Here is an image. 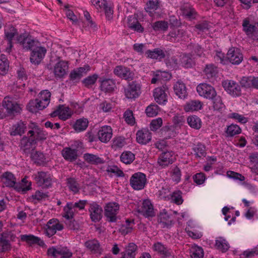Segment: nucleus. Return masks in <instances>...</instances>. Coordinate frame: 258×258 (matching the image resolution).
Segmentation results:
<instances>
[{
	"label": "nucleus",
	"instance_id": "25",
	"mask_svg": "<svg viewBox=\"0 0 258 258\" xmlns=\"http://www.w3.org/2000/svg\"><path fill=\"white\" fill-rule=\"evenodd\" d=\"M139 212L147 217H153L154 216L153 205L148 200L143 201L142 206L139 209Z\"/></svg>",
	"mask_w": 258,
	"mask_h": 258
},
{
	"label": "nucleus",
	"instance_id": "29",
	"mask_svg": "<svg viewBox=\"0 0 258 258\" xmlns=\"http://www.w3.org/2000/svg\"><path fill=\"white\" fill-rule=\"evenodd\" d=\"M61 154L64 159L70 162L75 161L78 157V150L70 147L64 148L61 151Z\"/></svg>",
	"mask_w": 258,
	"mask_h": 258
},
{
	"label": "nucleus",
	"instance_id": "42",
	"mask_svg": "<svg viewBox=\"0 0 258 258\" xmlns=\"http://www.w3.org/2000/svg\"><path fill=\"white\" fill-rule=\"evenodd\" d=\"M17 30L15 27L11 25H8L6 27L5 29V35L7 39L9 41V44H10V46L12 47V40L15 36L17 35Z\"/></svg>",
	"mask_w": 258,
	"mask_h": 258
},
{
	"label": "nucleus",
	"instance_id": "6",
	"mask_svg": "<svg viewBox=\"0 0 258 258\" xmlns=\"http://www.w3.org/2000/svg\"><path fill=\"white\" fill-rule=\"evenodd\" d=\"M119 209V205L116 203H109L106 204L104 209V215L107 221L110 222L116 221V215Z\"/></svg>",
	"mask_w": 258,
	"mask_h": 258
},
{
	"label": "nucleus",
	"instance_id": "22",
	"mask_svg": "<svg viewBox=\"0 0 258 258\" xmlns=\"http://www.w3.org/2000/svg\"><path fill=\"white\" fill-rule=\"evenodd\" d=\"M152 139L151 133L147 130L138 131L136 134L137 142L141 145H146Z\"/></svg>",
	"mask_w": 258,
	"mask_h": 258
},
{
	"label": "nucleus",
	"instance_id": "11",
	"mask_svg": "<svg viewBox=\"0 0 258 258\" xmlns=\"http://www.w3.org/2000/svg\"><path fill=\"white\" fill-rule=\"evenodd\" d=\"M168 88L166 85L156 88L154 91L155 100L159 104H164L167 101Z\"/></svg>",
	"mask_w": 258,
	"mask_h": 258
},
{
	"label": "nucleus",
	"instance_id": "41",
	"mask_svg": "<svg viewBox=\"0 0 258 258\" xmlns=\"http://www.w3.org/2000/svg\"><path fill=\"white\" fill-rule=\"evenodd\" d=\"M215 246L216 248L222 252L227 251L230 246L227 241L222 237H219L215 240Z\"/></svg>",
	"mask_w": 258,
	"mask_h": 258
},
{
	"label": "nucleus",
	"instance_id": "62",
	"mask_svg": "<svg viewBox=\"0 0 258 258\" xmlns=\"http://www.w3.org/2000/svg\"><path fill=\"white\" fill-rule=\"evenodd\" d=\"M9 62L8 59H0V75H5L8 72Z\"/></svg>",
	"mask_w": 258,
	"mask_h": 258
},
{
	"label": "nucleus",
	"instance_id": "30",
	"mask_svg": "<svg viewBox=\"0 0 258 258\" xmlns=\"http://www.w3.org/2000/svg\"><path fill=\"white\" fill-rule=\"evenodd\" d=\"M138 250L137 246L134 243H130L125 247V251L121 252L120 258H135Z\"/></svg>",
	"mask_w": 258,
	"mask_h": 258
},
{
	"label": "nucleus",
	"instance_id": "28",
	"mask_svg": "<svg viewBox=\"0 0 258 258\" xmlns=\"http://www.w3.org/2000/svg\"><path fill=\"white\" fill-rule=\"evenodd\" d=\"M174 91L180 99H184L187 96L185 84L181 81H178L174 85Z\"/></svg>",
	"mask_w": 258,
	"mask_h": 258
},
{
	"label": "nucleus",
	"instance_id": "53",
	"mask_svg": "<svg viewBox=\"0 0 258 258\" xmlns=\"http://www.w3.org/2000/svg\"><path fill=\"white\" fill-rule=\"evenodd\" d=\"M180 61L182 66L185 68L192 67V60L189 54H183L181 55Z\"/></svg>",
	"mask_w": 258,
	"mask_h": 258
},
{
	"label": "nucleus",
	"instance_id": "17",
	"mask_svg": "<svg viewBox=\"0 0 258 258\" xmlns=\"http://www.w3.org/2000/svg\"><path fill=\"white\" fill-rule=\"evenodd\" d=\"M99 140L103 143H107L112 136V129L111 126L104 125L100 127L98 132Z\"/></svg>",
	"mask_w": 258,
	"mask_h": 258
},
{
	"label": "nucleus",
	"instance_id": "37",
	"mask_svg": "<svg viewBox=\"0 0 258 258\" xmlns=\"http://www.w3.org/2000/svg\"><path fill=\"white\" fill-rule=\"evenodd\" d=\"M31 160L37 165H41L45 162V157L44 154L38 151H34L30 153Z\"/></svg>",
	"mask_w": 258,
	"mask_h": 258
},
{
	"label": "nucleus",
	"instance_id": "14",
	"mask_svg": "<svg viewBox=\"0 0 258 258\" xmlns=\"http://www.w3.org/2000/svg\"><path fill=\"white\" fill-rule=\"evenodd\" d=\"M17 41L22 46V47L27 50H32L37 47V42L31 38L27 36L26 35L21 34L17 38Z\"/></svg>",
	"mask_w": 258,
	"mask_h": 258
},
{
	"label": "nucleus",
	"instance_id": "59",
	"mask_svg": "<svg viewBox=\"0 0 258 258\" xmlns=\"http://www.w3.org/2000/svg\"><path fill=\"white\" fill-rule=\"evenodd\" d=\"M39 99H36L35 100H32L29 102V110L32 112H35L36 109L38 110H42L44 108H41V107L43 106L44 103H38Z\"/></svg>",
	"mask_w": 258,
	"mask_h": 258
},
{
	"label": "nucleus",
	"instance_id": "50",
	"mask_svg": "<svg viewBox=\"0 0 258 258\" xmlns=\"http://www.w3.org/2000/svg\"><path fill=\"white\" fill-rule=\"evenodd\" d=\"M187 121L189 125L195 129H199L201 127V120L196 115L189 116Z\"/></svg>",
	"mask_w": 258,
	"mask_h": 258
},
{
	"label": "nucleus",
	"instance_id": "49",
	"mask_svg": "<svg viewBox=\"0 0 258 258\" xmlns=\"http://www.w3.org/2000/svg\"><path fill=\"white\" fill-rule=\"evenodd\" d=\"M160 7V1L159 0H150L147 4V12L151 15L153 14V13L158 9Z\"/></svg>",
	"mask_w": 258,
	"mask_h": 258
},
{
	"label": "nucleus",
	"instance_id": "55",
	"mask_svg": "<svg viewBox=\"0 0 258 258\" xmlns=\"http://www.w3.org/2000/svg\"><path fill=\"white\" fill-rule=\"evenodd\" d=\"M31 182H28L26 178H23L21 180V183H17L15 189L18 191L22 190L23 191H27L30 189Z\"/></svg>",
	"mask_w": 258,
	"mask_h": 258
},
{
	"label": "nucleus",
	"instance_id": "44",
	"mask_svg": "<svg viewBox=\"0 0 258 258\" xmlns=\"http://www.w3.org/2000/svg\"><path fill=\"white\" fill-rule=\"evenodd\" d=\"M89 121L86 118H80L77 119L73 125L74 130L77 132H83L87 128Z\"/></svg>",
	"mask_w": 258,
	"mask_h": 258
},
{
	"label": "nucleus",
	"instance_id": "56",
	"mask_svg": "<svg viewBox=\"0 0 258 258\" xmlns=\"http://www.w3.org/2000/svg\"><path fill=\"white\" fill-rule=\"evenodd\" d=\"M98 78V75L95 74L93 75L89 76L85 78L82 81V83L87 88L91 87L96 82Z\"/></svg>",
	"mask_w": 258,
	"mask_h": 258
},
{
	"label": "nucleus",
	"instance_id": "60",
	"mask_svg": "<svg viewBox=\"0 0 258 258\" xmlns=\"http://www.w3.org/2000/svg\"><path fill=\"white\" fill-rule=\"evenodd\" d=\"M242 26L243 30L247 35L252 34L255 29V26L249 24L248 20L245 19L243 21Z\"/></svg>",
	"mask_w": 258,
	"mask_h": 258
},
{
	"label": "nucleus",
	"instance_id": "35",
	"mask_svg": "<svg viewBox=\"0 0 258 258\" xmlns=\"http://www.w3.org/2000/svg\"><path fill=\"white\" fill-rule=\"evenodd\" d=\"M161 134L165 139H169L174 137L176 135L175 128L173 125H166L164 126L161 131Z\"/></svg>",
	"mask_w": 258,
	"mask_h": 258
},
{
	"label": "nucleus",
	"instance_id": "31",
	"mask_svg": "<svg viewBox=\"0 0 258 258\" xmlns=\"http://www.w3.org/2000/svg\"><path fill=\"white\" fill-rule=\"evenodd\" d=\"M100 82V88L102 91L105 93H110L114 91L116 86L114 80L110 79H105L102 80Z\"/></svg>",
	"mask_w": 258,
	"mask_h": 258
},
{
	"label": "nucleus",
	"instance_id": "52",
	"mask_svg": "<svg viewBox=\"0 0 258 258\" xmlns=\"http://www.w3.org/2000/svg\"><path fill=\"white\" fill-rule=\"evenodd\" d=\"M74 208L72 203H68L63 208V217L67 219H73L74 213Z\"/></svg>",
	"mask_w": 258,
	"mask_h": 258
},
{
	"label": "nucleus",
	"instance_id": "16",
	"mask_svg": "<svg viewBox=\"0 0 258 258\" xmlns=\"http://www.w3.org/2000/svg\"><path fill=\"white\" fill-rule=\"evenodd\" d=\"M90 70V67L89 65H85L83 67L74 70L70 74V80L74 82H79L80 79L86 75Z\"/></svg>",
	"mask_w": 258,
	"mask_h": 258
},
{
	"label": "nucleus",
	"instance_id": "27",
	"mask_svg": "<svg viewBox=\"0 0 258 258\" xmlns=\"http://www.w3.org/2000/svg\"><path fill=\"white\" fill-rule=\"evenodd\" d=\"M113 72L116 76L125 80L132 79L133 76L130 69L121 66L116 67Z\"/></svg>",
	"mask_w": 258,
	"mask_h": 258
},
{
	"label": "nucleus",
	"instance_id": "21",
	"mask_svg": "<svg viewBox=\"0 0 258 258\" xmlns=\"http://www.w3.org/2000/svg\"><path fill=\"white\" fill-rule=\"evenodd\" d=\"M153 248L154 251L162 255L163 258H172L173 257L172 250L161 242L155 243L153 246Z\"/></svg>",
	"mask_w": 258,
	"mask_h": 258
},
{
	"label": "nucleus",
	"instance_id": "26",
	"mask_svg": "<svg viewBox=\"0 0 258 258\" xmlns=\"http://www.w3.org/2000/svg\"><path fill=\"white\" fill-rule=\"evenodd\" d=\"M182 14L187 18L191 20L196 19L198 14L193 7L188 3L184 4L180 7Z\"/></svg>",
	"mask_w": 258,
	"mask_h": 258
},
{
	"label": "nucleus",
	"instance_id": "51",
	"mask_svg": "<svg viewBox=\"0 0 258 258\" xmlns=\"http://www.w3.org/2000/svg\"><path fill=\"white\" fill-rule=\"evenodd\" d=\"M204 73L207 78H211L216 75L217 68L212 64H207L204 70Z\"/></svg>",
	"mask_w": 258,
	"mask_h": 258
},
{
	"label": "nucleus",
	"instance_id": "33",
	"mask_svg": "<svg viewBox=\"0 0 258 258\" xmlns=\"http://www.w3.org/2000/svg\"><path fill=\"white\" fill-rule=\"evenodd\" d=\"M83 158L88 163L91 164L97 165L103 164L105 162L103 158L93 154L85 153L84 154Z\"/></svg>",
	"mask_w": 258,
	"mask_h": 258
},
{
	"label": "nucleus",
	"instance_id": "32",
	"mask_svg": "<svg viewBox=\"0 0 258 258\" xmlns=\"http://www.w3.org/2000/svg\"><path fill=\"white\" fill-rule=\"evenodd\" d=\"M158 220L163 227H168L173 224L174 219L167 212H163L161 213L158 216Z\"/></svg>",
	"mask_w": 258,
	"mask_h": 258
},
{
	"label": "nucleus",
	"instance_id": "61",
	"mask_svg": "<svg viewBox=\"0 0 258 258\" xmlns=\"http://www.w3.org/2000/svg\"><path fill=\"white\" fill-rule=\"evenodd\" d=\"M253 76H250L248 77H243L240 83L242 87L245 88L253 87Z\"/></svg>",
	"mask_w": 258,
	"mask_h": 258
},
{
	"label": "nucleus",
	"instance_id": "10",
	"mask_svg": "<svg viewBox=\"0 0 258 258\" xmlns=\"http://www.w3.org/2000/svg\"><path fill=\"white\" fill-rule=\"evenodd\" d=\"M226 58L233 64H239L243 60V55L238 48L231 47L227 53Z\"/></svg>",
	"mask_w": 258,
	"mask_h": 258
},
{
	"label": "nucleus",
	"instance_id": "46",
	"mask_svg": "<svg viewBox=\"0 0 258 258\" xmlns=\"http://www.w3.org/2000/svg\"><path fill=\"white\" fill-rule=\"evenodd\" d=\"M155 31H166L168 28V23L164 20L157 21L151 24Z\"/></svg>",
	"mask_w": 258,
	"mask_h": 258
},
{
	"label": "nucleus",
	"instance_id": "2",
	"mask_svg": "<svg viewBox=\"0 0 258 258\" xmlns=\"http://www.w3.org/2000/svg\"><path fill=\"white\" fill-rule=\"evenodd\" d=\"M147 183L146 175L142 172H138L132 175L130 179L131 186L135 190L143 189Z\"/></svg>",
	"mask_w": 258,
	"mask_h": 258
},
{
	"label": "nucleus",
	"instance_id": "3",
	"mask_svg": "<svg viewBox=\"0 0 258 258\" xmlns=\"http://www.w3.org/2000/svg\"><path fill=\"white\" fill-rule=\"evenodd\" d=\"M3 106L6 109L7 114L10 116H14L20 113L22 110L20 106L12 98L6 97L3 101Z\"/></svg>",
	"mask_w": 258,
	"mask_h": 258
},
{
	"label": "nucleus",
	"instance_id": "48",
	"mask_svg": "<svg viewBox=\"0 0 258 258\" xmlns=\"http://www.w3.org/2000/svg\"><path fill=\"white\" fill-rule=\"evenodd\" d=\"M120 159L123 163L130 164L135 160V156L131 151H124L121 154Z\"/></svg>",
	"mask_w": 258,
	"mask_h": 258
},
{
	"label": "nucleus",
	"instance_id": "64",
	"mask_svg": "<svg viewBox=\"0 0 258 258\" xmlns=\"http://www.w3.org/2000/svg\"><path fill=\"white\" fill-rule=\"evenodd\" d=\"M181 176V173L179 168L177 166L174 167L172 171V179L176 183H178L180 181Z\"/></svg>",
	"mask_w": 258,
	"mask_h": 258
},
{
	"label": "nucleus",
	"instance_id": "23",
	"mask_svg": "<svg viewBox=\"0 0 258 258\" xmlns=\"http://www.w3.org/2000/svg\"><path fill=\"white\" fill-rule=\"evenodd\" d=\"M69 110L70 108L68 107L60 105L55 110L50 114V115L51 117L58 116L60 119L66 120L71 116Z\"/></svg>",
	"mask_w": 258,
	"mask_h": 258
},
{
	"label": "nucleus",
	"instance_id": "8",
	"mask_svg": "<svg viewBox=\"0 0 258 258\" xmlns=\"http://www.w3.org/2000/svg\"><path fill=\"white\" fill-rule=\"evenodd\" d=\"M37 143L34 139H32L28 136H24L20 141L19 147L25 154H28L34 150Z\"/></svg>",
	"mask_w": 258,
	"mask_h": 258
},
{
	"label": "nucleus",
	"instance_id": "12",
	"mask_svg": "<svg viewBox=\"0 0 258 258\" xmlns=\"http://www.w3.org/2000/svg\"><path fill=\"white\" fill-rule=\"evenodd\" d=\"M46 226L45 234L49 237L54 235L57 231H60L63 228L62 224H60L57 219H54L49 220Z\"/></svg>",
	"mask_w": 258,
	"mask_h": 258
},
{
	"label": "nucleus",
	"instance_id": "15",
	"mask_svg": "<svg viewBox=\"0 0 258 258\" xmlns=\"http://www.w3.org/2000/svg\"><path fill=\"white\" fill-rule=\"evenodd\" d=\"M140 93V86L136 82L130 83L127 88L125 90V95L129 99L137 98Z\"/></svg>",
	"mask_w": 258,
	"mask_h": 258
},
{
	"label": "nucleus",
	"instance_id": "58",
	"mask_svg": "<svg viewBox=\"0 0 258 258\" xmlns=\"http://www.w3.org/2000/svg\"><path fill=\"white\" fill-rule=\"evenodd\" d=\"M159 107L156 104H151L146 109L147 115L149 117H153L158 113Z\"/></svg>",
	"mask_w": 258,
	"mask_h": 258
},
{
	"label": "nucleus",
	"instance_id": "47",
	"mask_svg": "<svg viewBox=\"0 0 258 258\" xmlns=\"http://www.w3.org/2000/svg\"><path fill=\"white\" fill-rule=\"evenodd\" d=\"M0 237L9 243L15 241L17 238V236L14 232L13 231L8 230L1 233Z\"/></svg>",
	"mask_w": 258,
	"mask_h": 258
},
{
	"label": "nucleus",
	"instance_id": "45",
	"mask_svg": "<svg viewBox=\"0 0 258 258\" xmlns=\"http://www.w3.org/2000/svg\"><path fill=\"white\" fill-rule=\"evenodd\" d=\"M3 177L5 179L4 182L6 186L14 187L15 188L17 184L16 180L12 173L9 172H5L3 174Z\"/></svg>",
	"mask_w": 258,
	"mask_h": 258
},
{
	"label": "nucleus",
	"instance_id": "38",
	"mask_svg": "<svg viewBox=\"0 0 258 258\" xmlns=\"http://www.w3.org/2000/svg\"><path fill=\"white\" fill-rule=\"evenodd\" d=\"M50 97L51 93L48 90H45L41 91L39 94L38 98H37L39 99V102L37 104L44 103L43 106L41 108H45L50 102Z\"/></svg>",
	"mask_w": 258,
	"mask_h": 258
},
{
	"label": "nucleus",
	"instance_id": "5",
	"mask_svg": "<svg viewBox=\"0 0 258 258\" xmlns=\"http://www.w3.org/2000/svg\"><path fill=\"white\" fill-rule=\"evenodd\" d=\"M197 91L201 97L206 99H212L216 95L215 88L207 83H201L197 87Z\"/></svg>",
	"mask_w": 258,
	"mask_h": 258
},
{
	"label": "nucleus",
	"instance_id": "1",
	"mask_svg": "<svg viewBox=\"0 0 258 258\" xmlns=\"http://www.w3.org/2000/svg\"><path fill=\"white\" fill-rule=\"evenodd\" d=\"M29 131L27 135L32 139H34L36 143L39 141H44L47 139V133L41 128L37 123L31 122L28 125Z\"/></svg>",
	"mask_w": 258,
	"mask_h": 258
},
{
	"label": "nucleus",
	"instance_id": "39",
	"mask_svg": "<svg viewBox=\"0 0 258 258\" xmlns=\"http://www.w3.org/2000/svg\"><path fill=\"white\" fill-rule=\"evenodd\" d=\"M147 57L152 59H160L165 57V54L163 50L160 48H155L153 50H148L146 52Z\"/></svg>",
	"mask_w": 258,
	"mask_h": 258
},
{
	"label": "nucleus",
	"instance_id": "19",
	"mask_svg": "<svg viewBox=\"0 0 258 258\" xmlns=\"http://www.w3.org/2000/svg\"><path fill=\"white\" fill-rule=\"evenodd\" d=\"M27 127L26 122L20 120L12 125L10 135L14 136H21L25 133Z\"/></svg>",
	"mask_w": 258,
	"mask_h": 258
},
{
	"label": "nucleus",
	"instance_id": "57",
	"mask_svg": "<svg viewBox=\"0 0 258 258\" xmlns=\"http://www.w3.org/2000/svg\"><path fill=\"white\" fill-rule=\"evenodd\" d=\"M182 192L180 190L174 191L171 196V200L177 205H181L183 203Z\"/></svg>",
	"mask_w": 258,
	"mask_h": 258
},
{
	"label": "nucleus",
	"instance_id": "36",
	"mask_svg": "<svg viewBox=\"0 0 258 258\" xmlns=\"http://www.w3.org/2000/svg\"><path fill=\"white\" fill-rule=\"evenodd\" d=\"M66 184L69 190L74 194H77L80 189V184L77 179L74 177L66 179Z\"/></svg>",
	"mask_w": 258,
	"mask_h": 258
},
{
	"label": "nucleus",
	"instance_id": "24",
	"mask_svg": "<svg viewBox=\"0 0 258 258\" xmlns=\"http://www.w3.org/2000/svg\"><path fill=\"white\" fill-rule=\"evenodd\" d=\"M68 69V62L66 61L60 60L57 62L53 70L56 77L61 78L64 76Z\"/></svg>",
	"mask_w": 258,
	"mask_h": 258
},
{
	"label": "nucleus",
	"instance_id": "18",
	"mask_svg": "<svg viewBox=\"0 0 258 258\" xmlns=\"http://www.w3.org/2000/svg\"><path fill=\"white\" fill-rule=\"evenodd\" d=\"M185 34V31L183 29H174L169 32L166 36V38L170 42H179L182 40Z\"/></svg>",
	"mask_w": 258,
	"mask_h": 258
},
{
	"label": "nucleus",
	"instance_id": "40",
	"mask_svg": "<svg viewBox=\"0 0 258 258\" xmlns=\"http://www.w3.org/2000/svg\"><path fill=\"white\" fill-rule=\"evenodd\" d=\"M21 239L23 241H26L30 245L38 244L39 245H42L44 244L39 237L33 235H21Z\"/></svg>",
	"mask_w": 258,
	"mask_h": 258
},
{
	"label": "nucleus",
	"instance_id": "34",
	"mask_svg": "<svg viewBox=\"0 0 258 258\" xmlns=\"http://www.w3.org/2000/svg\"><path fill=\"white\" fill-rule=\"evenodd\" d=\"M85 246L93 253H101L100 243L95 239L87 241L85 243Z\"/></svg>",
	"mask_w": 258,
	"mask_h": 258
},
{
	"label": "nucleus",
	"instance_id": "13",
	"mask_svg": "<svg viewBox=\"0 0 258 258\" xmlns=\"http://www.w3.org/2000/svg\"><path fill=\"white\" fill-rule=\"evenodd\" d=\"M89 212L91 219L94 222L99 221L102 218V208L96 203L89 204Z\"/></svg>",
	"mask_w": 258,
	"mask_h": 258
},
{
	"label": "nucleus",
	"instance_id": "4",
	"mask_svg": "<svg viewBox=\"0 0 258 258\" xmlns=\"http://www.w3.org/2000/svg\"><path fill=\"white\" fill-rule=\"evenodd\" d=\"M34 179L39 186L48 188L52 186V176L48 172L38 171L34 175Z\"/></svg>",
	"mask_w": 258,
	"mask_h": 258
},
{
	"label": "nucleus",
	"instance_id": "7",
	"mask_svg": "<svg viewBox=\"0 0 258 258\" xmlns=\"http://www.w3.org/2000/svg\"><path fill=\"white\" fill-rule=\"evenodd\" d=\"M222 84L225 90L231 95L236 97L241 95V87L236 82L233 80H225L222 82Z\"/></svg>",
	"mask_w": 258,
	"mask_h": 258
},
{
	"label": "nucleus",
	"instance_id": "54",
	"mask_svg": "<svg viewBox=\"0 0 258 258\" xmlns=\"http://www.w3.org/2000/svg\"><path fill=\"white\" fill-rule=\"evenodd\" d=\"M241 132V128L238 125L232 124L227 127L226 133L227 136L233 137L236 135L239 134Z\"/></svg>",
	"mask_w": 258,
	"mask_h": 258
},
{
	"label": "nucleus",
	"instance_id": "9",
	"mask_svg": "<svg viewBox=\"0 0 258 258\" xmlns=\"http://www.w3.org/2000/svg\"><path fill=\"white\" fill-rule=\"evenodd\" d=\"M46 53V49L44 47L38 46L34 48L30 55V61L32 63L38 65L43 59Z\"/></svg>",
	"mask_w": 258,
	"mask_h": 258
},
{
	"label": "nucleus",
	"instance_id": "20",
	"mask_svg": "<svg viewBox=\"0 0 258 258\" xmlns=\"http://www.w3.org/2000/svg\"><path fill=\"white\" fill-rule=\"evenodd\" d=\"M173 154L171 152H165L161 154L158 159V163L162 168H165L173 163L172 157Z\"/></svg>",
	"mask_w": 258,
	"mask_h": 258
},
{
	"label": "nucleus",
	"instance_id": "63",
	"mask_svg": "<svg viewBox=\"0 0 258 258\" xmlns=\"http://www.w3.org/2000/svg\"><path fill=\"white\" fill-rule=\"evenodd\" d=\"M195 28L200 32H205L209 29L210 25L209 22L206 21L199 22L195 26Z\"/></svg>",
	"mask_w": 258,
	"mask_h": 258
},
{
	"label": "nucleus",
	"instance_id": "43",
	"mask_svg": "<svg viewBox=\"0 0 258 258\" xmlns=\"http://www.w3.org/2000/svg\"><path fill=\"white\" fill-rule=\"evenodd\" d=\"M202 107V104L200 101L191 100L186 103L184 106V109L187 112L198 111L201 109Z\"/></svg>",
	"mask_w": 258,
	"mask_h": 258
}]
</instances>
